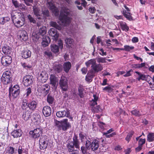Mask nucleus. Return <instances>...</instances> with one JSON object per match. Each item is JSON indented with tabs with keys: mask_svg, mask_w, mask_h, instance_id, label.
Returning a JSON list of instances; mask_svg holds the SVG:
<instances>
[{
	"mask_svg": "<svg viewBox=\"0 0 154 154\" xmlns=\"http://www.w3.org/2000/svg\"><path fill=\"white\" fill-rule=\"evenodd\" d=\"M12 20L15 26L19 28L24 25L25 22V18L22 16L16 17L15 15L12 16Z\"/></svg>",
	"mask_w": 154,
	"mask_h": 154,
	"instance_id": "obj_1",
	"label": "nucleus"
},
{
	"mask_svg": "<svg viewBox=\"0 0 154 154\" xmlns=\"http://www.w3.org/2000/svg\"><path fill=\"white\" fill-rule=\"evenodd\" d=\"M59 84L60 88L63 91H66L68 89V80L65 76H62L61 77Z\"/></svg>",
	"mask_w": 154,
	"mask_h": 154,
	"instance_id": "obj_2",
	"label": "nucleus"
},
{
	"mask_svg": "<svg viewBox=\"0 0 154 154\" xmlns=\"http://www.w3.org/2000/svg\"><path fill=\"white\" fill-rule=\"evenodd\" d=\"M34 79L31 75H27L24 76L23 79V83L25 86H28L33 83Z\"/></svg>",
	"mask_w": 154,
	"mask_h": 154,
	"instance_id": "obj_3",
	"label": "nucleus"
},
{
	"mask_svg": "<svg viewBox=\"0 0 154 154\" xmlns=\"http://www.w3.org/2000/svg\"><path fill=\"white\" fill-rule=\"evenodd\" d=\"M59 18L62 24L64 26H66L70 23L71 20L70 17L65 14H61Z\"/></svg>",
	"mask_w": 154,
	"mask_h": 154,
	"instance_id": "obj_4",
	"label": "nucleus"
},
{
	"mask_svg": "<svg viewBox=\"0 0 154 154\" xmlns=\"http://www.w3.org/2000/svg\"><path fill=\"white\" fill-rule=\"evenodd\" d=\"M56 115L58 118H62L66 116L67 117H70V118L71 119H72V117H70V112L69 110L67 109L57 112Z\"/></svg>",
	"mask_w": 154,
	"mask_h": 154,
	"instance_id": "obj_5",
	"label": "nucleus"
},
{
	"mask_svg": "<svg viewBox=\"0 0 154 154\" xmlns=\"http://www.w3.org/2000/svg\"><path fill=\"white\" fill-rule=\"evenodd\" d=\"M42 131L40 128H36L29 132V134L34 138H36L42 135Z\"/></svg>",
	"mask_w": 154,
	"mask_h": 154,
	"instance_id": "obj_6",
	"label": "nucleus"
},
{
	"mask_svg": "<svg viewBox=\"0 0 154 154\" xmlns=\"http://www.w3.org/2000/svg\"><path fill=\"white\" fill-rule=\"evenodd\" d=\"M47 6L50 8L55 16L58 14V10L57 8L54 5L52 0H47Z\"/></svg>",
	"mask_w": 154,
	"mask_h": 154,
	"instance_id": "obj_7",
	"label": "nucleus"
},
{
	"mask_svg": "<svg viewBox=\"0 0 154 154\" xmlns=\"http://www.w3.org/2000/svg\"><path fill=\"white\" fill-rule=\"evenodd\" d=\"M2 83L5 85H7L10 82V71H6L3 73L2 77Z\"/></svg>",
	"mask_w": 154,
	"mask_h": 154,
	"instance_id": "obj_8",
	"label": "nucleus"
},
{
	"mask_svg": "<svg viewBox=\"0 0 154 154\" xmlns=\"http://www.w3.org/2000/svg\"><path fill=\"white\" fill-rule=\"evenodd\" d=\"M50 83L55 89H56L58 83V78L54 75H51L50 77Z\"/></svg>",
	"mask_w": 154,
	"mask_h": 154,
	"instance_id": "obj_9",
	"label": "nucleus"
},
{
	"mask_svg": "<svg viewBox=\"0 0 154 154\" xmlns=\"http://www.w3.org/2000/svg\"><path fill=\"white\" fill-rule=\"evenodd\" d=\"M48 75L45 71H42L38 77V79L42 83H45L48 79Z\"/></svg>",
	"mask_w": 154,
	"mask_h": 154,
	"instance_id": "obj_10",
	"label": "nucleus"
},
{
	"mask_svg": "<svg viewBox=\"0 0 154 154\" xmlns=\"http://www.w3.org/2000/svg\"><path fill=\"white\" fill-rule=\"evenodd\" d=\"M49 33L53 39L57 41L59 37V34L57 33V30L54 29H51L49 31Z\"/></svg>",
	"mask_w": 154,
	"mask_h": 154,
	"instance_id": "obj_11",
	"label": "nucleus"
},
{
	"mask_svg": "<svg viewBox=\"0 0 154 154\" xmlns=\"http://www.w3.org/2000/svg\"><path fill=\"white\" fill-rule=\"evenodd\" d=\"M42 113L45 116H49L51 114V108L48 106L44 107L42 109Z\"/></svg>",
	"mask_w": 154,
	"mask_h": 154,
	"instance_id": "obj_12",
	"label": "nucleus"
},
{
	"mask_svg": "<svg viewBox=\"0 0 154 154\" xmlns=\"http://www.w3.org/2000/svg\"><path fill=\"white\" fill-rule=\"evenodd\" d=\"M135 73H137L138 75V77L137 78V79L138 81H140L141 80L143 81L146 80L147 79L151 78L150 76L149 75H145L138 71L135 72Z\"/></svg>",
	"mask_w": 154,
	"mask_h": 154,
	"instance_id": "obj_13",
	"label": "nucleus"
},
{
	"mask_svg": "<svg viewBox=\"0 0 154 154\" xmlns=\"http://www.w3.org/2000/svg\"><path fill=\"white\" fill-rule=\"evenodd\" d=\"M61 127L63 130H66L70 126L67 119H64L61 121Z\"/></svg>",
	"mask_w": 154,
	"mask_h": 154,
	"instance_id": "obj_14",
	"label": "nucleus"
},
{
	"mask_svg": "<svg viewBox=\"0 0 154 154\" xmlns=\"http://www.w3.org/2000/svg\"><path fill=\"white\" fill-rule=\"evenodd\" d=\"M19 35L20 40L23 41H26L28 38L27 33L26 31L24 30L21 31Z\"/></svg>",
	"mask_w": 154,
	"mask_h": 154,
	"instance_id": "obj_15",
	"label": "nucleus"
},
{
	"mask_svg": "<svg viewBox=\"0 0 154 154\" xmlns=\"http://www.w3.org/2000/svg\"><path fill=\"white\" fill-rule=\"evenodd\" d=\"M50 89V86L48 85H44L41 88L42 93L45 96L49 93Z\"/></svg>",
	"mask_w": 154,
	"mask_h": 154,
	"instance_id": "obj_16",
	"label": "nucleus"
},
{
	"mask_svg": "<svg viewBox=\"0 0 154 154\" xmlns=\"http://www.w3.org/2000/svg\"><path fill=\"white\" fill-rule=\"evenodd\" d=\"M94 72H98L101 71L103 69V66L100 64H97L96 63L91 69Z\"/></svg>",
	"mask_w": 154,
	"mask_h": 154,
	"instance_id": "obj_17",
	"label": "nucleus"
},
{
	"mask_svg": "<svg viewBox=\"0 0 154 154\" xmlns=\"http://www.w3.org/2000/svg\"><path fill=\"white\" fill-rule=\"evenodd\" d=\"M53 69L56 72L60 73L62 70V66L57 63H54L53 65Z\"/></svg>",
	"mask_w": 154,
	"mask_h": 154,
	"instance_id": "obj_18",
	"label": "nucleus"
},
{
	"mask_svg": "<svg viewBox=\"0 0 154 154\" xmlns=\"http://www.w3.org/2000/svg\"><path fill=\"white\" fill-rule=\"evenodd\" d=\"M32 112L31 111L27 110L24 111L22 115L23 119L25 121H27L30 117L31 114Z\"/></svg>",
	"mask_w": 154,
	"mask_h": 154,
	"instance_id": "obj_19",
	"label": "nucleus"
},
{
	"mask_svg": "<svg viewBox=\"0 0 154 154\" xmlns=\"http://www.w3.org/2000/svg\"><path fill=\"white\" fill-rule=\"evenodd\" d=\"M22 131L20 129L15 130L11 133V135L14 137H17L21 136Z\"/></svg>",
	"mask_w": 154,
	"mask_h": 154,
	"instance_id": "obj_20",
	"label": "nucleus"
},
{
	"mask_svg": "<svg viewBox=\"0 0 154 154\" xmlns=\"http://www.w3.org/2000/svg\"><path fill=\"white\" fill-rule=\"evenodd\" d=\"M96 60L95 59H91L86 62L85 64L87 67H89L91 65V67L92 68L95 64L96 63Z\"/></svg>",
	"mask_w": 154,
	"mask_h": 154,
	"instance_id": "obj_21",
	"label": "nucleus"
},
{
	"mask_svg": "<svg viewBox=\"0 0 154 154\" xmlns=\"http://www.w3.org/2000/svg\"><path fill=\"white\" fill-rule=\"evenodd\" d=\"M22 57L25 59L30 57L31 56V51L28 50H24L22 53Z\"/></svg>",
	"mask_w": 154,
	"mask_h": 154,
	"instance_id": "obj_22",
	"label": "nucleus"
},
{
	"mask_svg": "<svg viewBox=\"0 0 154 154\" xmlns=\"http://www.w3.org/2000/svg\"><path fill=\"white\" fill-rule=\"evenodd\" d=\"M50 42V39L48 36H45L42 39V44L44 47L48 46Z\"/></svg>",
	"mask_w": 154,
	"mask_h": 154,
	"instance_id": "obj_23",
	"label": "nucleus"
},
{
	"mask_svg": "<svg viewBox=\"0 0 154 154\" xmlns=\"http://www.w3.org/2000/svg\"><path fill=\"white\" fill-rule=\"evenodd\" d=\"M33 11L34 14L36 16H40L42 14V11L41 10L36 7H33Z\"/></svg>",
	"mask_w": 154,
	"mask_h": 154,
	"instance_id": "obj_24",
	"label": "nucleus"
},
{
	"mask_svg": "<svg viewBox=\"0 0 154 154\" xmlns=\"http://www.w3.org/2000/svg\"><path fill=\"white\" fill-rule=\"evenodd\" d=\"M71 63L69 62H67L65 63L63 65V68L64 71L66 72H68L71 67Z\"/></svg>",
	"mask_w": 154,
	"mask_h": 154,
	"instance_id": "obj_25",
	"label": "nucleus"
},
{
	"mask_svg": "<svg viewBox=\"0 0 154 154\" xmlns=\"http://www.w3.org/2000/svg\"><path fill=\"white\" fill-rule=\"evenodd\" d=\"M120 26L122 29L123 31H128L129 29V28L127 26L126 23L123 22H121L120 23Z\"/></svg>",
	"mask_w": 154,
	"mask_h": 154,
	"instance_id": "obj_26",
	"label": "nucleus"
},
{
	"mask_svg": "<svg viewBox=\"0 0 154 154\" xmlns=\"http://www.w3.org/2000/svg\"><path fill=\"white\" fill-rule=\"evenodd\" d=\"M124 16L128 20L131 21L133 20V18L131 16V14L129 12H127L126 11H123V13Z\"/></svg>",
	"mask_w": 154,
	"mask_h": 154,
	"instance_id": "obj_27",
	"label": "nucleus"
},
{
	"mask_svg": "<svg viewBox=\"0 0 154 154\" xmlns=\"http://www.w3.org/2000/svg\"><path fill=\"white\" fill-rule=\"evenodd\" d=\"M39 144H48V142L45 137H42L39 140Z\"/></svg>",
	"mask_w": 154,
	"mask_h": 154,
	"instance_id": "obj_28",
	"label": "nucleus"
},
{
	"mask_svg": "<svg viewBox=\"0 0 154 154\" xmlns=\"http://www.w3.org/2000/svg\"><path fill=\"white\" fill-rule=\"evenodd\" d=\"M11 87H12V86H11ZM11 91V93L16 92H20L19 85H16L12 88L10 87V92Z\"/></svg>",
	"mask_w": 154,
	"mask_h": 154,
	"instance_id": "obj_29",
	"label": "nucleus"
},
{
	"mask_svg": "<svg viewBox=\"0 0 154 154\" xmlns=\"http://www.w3.org/2000/svg\"><path fill=\"white\" fill-rule=\"evenodd\" d=\"M37 103L34 101L31 102L28 105V107L30 109L35 110L36 107Z\"/></svg>",
	"mask_w": 154,
	"mask_h": 154,
	"instance_id": "obj_30",
	"label": "nucleus"
},
{
	"mask_svg": "<svg viewBox=\"0 0 154 154\" xmlns=\"http://www.w3.org/2000/svg\"><path fill=\"white\" fill-rule=\"evenodd\" d=\"M9 58H7L3 57L2 60V63L3 65L5 66H7L9 65Z\"/></svg>",
	"mask_w": 154,
	"mask_h": 154,
	"instance_id": "obj_31",
	"label": "nucleus"
},
{
	"mask_svg": "<svg viewBox=\"0 0 154 154\" xmlns=\"http://www.w3.org/2000/svg\"><path fill=\"white\" fill-rule=\"evenodd\" d=\"M51 49L54 53H56L59 51V48L58 46L56 45H53L51 46Z\"/></svg>",
	"mask_w": 154,
	"mask_h": 154,
	"instance_id": "obj_32",
	"label": "nucleus"
},
{
	"mask_svg": "<svg viewBox=\"0 0 154 154\" xmlns=\"http://www.w3.org/2000/svg\"><path fill=\"white\" fill-rule=\"evenodd\" d=\"M147 140L149 142L154 141V133H149L147 136Z\"/></svg>",
	"mask_w": 154,
	"mask_h": 154,
	"instance_id": "obj_33",
	"label": "nucleus"
},
{
	"mask_svg": "<svg viewBox=\"0 0 154 154\" xmlns=\"http://www.w3.org/2000/svg\"><path fill=\"white\" fill-rule=\"evenodd\" d=\"M46 33V28L45 26H42L40 29L38 33L40 35H44Z\"/></svg>",
	"mask_w": 154,
	"mask_h": 154,
	"instance_id": "obj_34",
	"label": "nucleus"
},
{
	"mask_svg": "<svg viewBox=\"0 0 154 154\" xmlns=\"http://www.w3.org/2000/svg\"><path fill=\"white\" fill-rule=\"evenodd\" d=\"M84 90L82 86H80L78 88L79 94L81 98H83L84 96Z\"/></svg>",
	"mask_w": 154,
	"mask_h": 154,
	"instance_id": "obj_35",
	"label": "nucleus"
},
{
	"mask_svg": "<svg viewBox=\"0 0 154 154\" xmlns=\"http://www.w3.org/2000/svg\"><path fill=\"white\" fill-rule=\"evenodd\" d=\"M50 24L51 26L53 27L58 30H60L61 29V27L55 22L51 21L50 22Z\"/></svg>",
	"mask_w": 154,
	"mask_h": 154,
	"instance_id": "obj_36",
	"label": "nucleus"
},
{
	"mask_svg": "<svg viewBox=\"0 0 154 154\" xmlns=\"http://www.w3.org/2000/svg\"><path fill=\"white\" fill-rule=\"evenodd\" d=\"M26 93L23 95V98L26 100L29 97V95L31 93V89L30 88H28L26 90Z\"/></svg>",
	"mask_w": 154,
	"mask_h": 154,
	"instance_id": "obj_37",
	"label": "nucleus"
},
{
	"mask_svg": "<svg viewBox=\"0 0 154 154\" xmlns=\"http://www.w3.org/2000/svg\"><path fill=\"white\" fill-rule=\"evenodd\" d=\"M89 146L88 145H84L81 147V150L83 153L86 154L87 153V151L89 149Z\"/></svg>",
	"mask_w": 154,
	"mask_h": 154,
	"instance_id": "obj_38",
	"label": "nucleus"
},
{
	"mask_svg": "<svg viewBox=\"0 0 154 154\" xmlns=\"http://www.w3.org/2000/svg\"><path fill=\"white\" fill-rule=\"evenodd\" d=\"M113 86L109 85L103 88V90L105 91L108 92H111L113 90Z\"/></svg>",
	"mask_w": 154,
	"mask_h": 154,
	"instance_id": "obj_39",
	"label": "nucleus"
},
{
	"mask_svg": "<svg viewBox=\"0 0 154 154\" xmlns=\"http://www.w3.org/2000/svg\"><path fill=\"white\" fill-rule=\"evenodd\" d=\"M54 98L51 96L48 95L47 97V101L49 104H52L54 102Z\"/></svg>",
	"mask_w": 154,
	"mask_h": 154,
	"instance_id": "obj_40",
	"label": "nucleus"
},
{
	"mask_svg": "<svg viewBox=\"0 0 154 154\" xmlns=\"http://www.w3.org/2000/svg\"><path fill=\"white\" fill-rule=\"evenodd\" d=\"M134 132L133 131H131L130 132L127 136L125 139L128 142L130 140Z\"/></svg>",
	"mask_w": 154,
	"mask_h": 154,
	"instance_id": "obj_41",
	"label": "nucleus"
},
{
	"mask_svg": "<svg viewBox=\"0 0 154 154\" xmlns=\"http://www.w3.org/2000/svg\"><path fill=\"white\" fill-rule=\"evenodd\" d=\"M96 59L98 63H106V59L105 57H99L97 58Z\"/></svg>",
	"mask_w": 154,
	"mask_h": 154,
	"instance_id": "obj_42",
	"label": "nucleus"
},
{
	"mask_svg": "<svg viewBox=\"0 0 154 154\" xmlns=\"http://www.w3.org/2000/svg\"><path fill=\"white\" fill-rule=\"evenodd\" d=\"M101 109L99 105L96 106V107H92L91 110L92 112H98L100 111Z\"/></svg>",
	"mask_w": 154,
	"mask_h": 154,
	"instance_id": "obj_43",
	"label": "nucleus"
},
{
	"mask_svg": "<svg viewBox=\"0 0 154 154\" xmlns=\"http://www.w3.org/2000/svg\"><path fill=\"white\" fill-rule=\"evenodd\" d=\"M132 114L137 116H141V114L140 112L136 109H134L131 112Z\"/></svg>",
	"mask_w": 154,
	"mask_h": 154,
	"instance_id": "obj_44",
	"label": "nucleus"
},
{
	"mask_svg": "<svg viewBox=\"0 0 154 154\" xmlns=\"http://www.w3.org/2000/svg\"><path fill=\"white\" fill-rule=\"evenodd\" d=\"M28 18L29 20V22L31 23H36V20H35L33 18L32 16L30 15H29L28 16Z\"/></svg>",
	"mask_w": 154,
	"mask_h": 154,
	"instance_id": "obj_45",
	"label": "nucleus"
},
{
	"mask_svg": "<svg viewBox=\"0 0 154 154\" xmlns=\"http://www.w3.org/2000/svg\"><path fill=\"white\" fill-rule=\"evenodd\" d=\"M68 147L69 152H72L74 151H77L75 149V146L74 145H68Z\"/></svg>",
	"mask_w": 154,
	"mask_h": 154,
	"instance_id": "obj_46",
	"label": "nucleus"
},
{
	"mask_svg": "<svg viewBox=\"0 0 154 154\" xmlns=\"http://www.w3.org/2000/svg\"><path fill=\"white\" fill-rule=\"evenodd\" d=\"M25 100H26L25 99ZM28 102L27 101H26V100H25V101H23V104L22 105V109H26V108H28Z\"/></svg>",
	"mask_w": 154,
	"mask_h": 154,
	"instance_id": "obj_47",
	"label": "nucleus"
},
{
	"mask_svg": "<svg viewBox=\"0 0 154 154\" xmlns=\"http://www.w3.org/2000/svg\"><path fill=\"white\" fill-rule=\"evenodd\" d=\"M86 134H84L82 132H81L79 134V137L81 138L82 141L83 142V141H84V138H86Z\"/></svg>",
	"mask_w": 154,
	"mask_h": 154,
	"instance_id": "obj_48",
	"label": "nucleus"
},
{
	"mask_svg": "<svg viewBox=\"0 0 154 154\" xmlns=\"http://www.w3.org/2000/svg\"><path fill=\"white\" fill-rule=\"evenodd\" d=\"M134 47L133 46H130L128 45H125L124 46V48L123 50L127 51H129L133 49Z\"/></svg>",
	"mask_w": 154,
	"mask_h": 154,
	"instance_id": "obj_49",
	"label": "nucleus"
},
{
	"mask_svg": "<svg viewBox=\"0 0 154 154\" xmlns=\"http://www.w3.org/2000/svg\"><path fill=\"white\" fill-rule=\"evenodd\" d=\"M22 66L26 69H30L32 67V65L31 64H28L27 63H24L22 64Z\"/></svg>",
	"mask_w": 154,
	"mask_h": 154,
	"instance_id": "obj_50",
	"label": "nucleus"
},
{
	"mask_svg": "<svg viewBox=\"0 0 154 154\" xmlns=\"http://www.w3.org/2000/svg\"><path fill=\"white\" fill-rule=\"evenodd\" d=\"M65 42L67 45L71 44L73 42V40L71 38H67L65 40Z\"/></svg>",
	"mask_w": 154,
	"mask_h": 154,
	"instance_id": "obj_51",
	"label": "nucleus"
},
{
	"mask_svg": "<svg viewBox=\"0 0 154 154\" xmlns=\"http://www.w3.org/2000/svg\"><path fill=\"white\" fill-rule=\"evenodd\" d=\"M62 10L63 11V12L65 13L67 15H68L69 14L70 10L67 8L63 7L62 8Z\"/></svg>",
	"mask_w": 154,
	"mask_h": 154,
	"instance_id": "obj_52",
	"label": "nucleus"
},
{
	"mask_svg": "<svg viewBox=\"0 0 154 154\" xmlns=\"http://www.w3.org/2000/svg\"><path fill=\"white\" fill-rule=\"evenodd\" d=\"M73 144H78L79 142L76 136H74L73 138Z\"/></svg>",
	"mask_w": 154,
	"mask_h": 154,
	"instance_id": "obj_53",
	"label": "nucleus"
},
{
	"mask_svg": "<svg viewBox=\"0 0 154 154\" xmlns=\"http://www.w3.org/2000/svg\"><path fill=\"white\" fill-rule=\"evenodd\" d=\"M94 73L95 72L93 71H90L88 72L87 75L92 78L94 76Z\"/></svg>",
	"mask_w": 154,
	"mask_h": 154,
	"instance_id": "obj_54",
	"label": "nucleus"
},
{
	"mask_svg": "<svg viewBox=\"0 0 154 154\" xmlns=\"http://www.w3.org/2000/svg\"><path fill=\"white\" fill-rule=\"evenodd\" d=\"M24 1L25 4L27 6H30V3H32L33 2V0H24Z\"/></svg>",
	"mask_w": 154,
	"mask_h": 154,
	"instance_id": "obj_55",
	"label": "nucleus"
},
{
	"mask_svg": "<svg viewBox=\"0 0 154 154\" xmlns=\"http://www.w3.org/2000/svg\"><path fill=\"white\" fill-rule=\"evenodd\" d=\"M139 144H144L146 142L145 139L140 138L138 140Z\"/></svg>",
	"mask_w": 154,
	"mask_h": 154,
	"instance_id": "obj_56",
	"label": "nucleus"
},
{
	"mask_svg": "<svg viewBox=\"0 0 154 154\" xmlns=\"http://www.w3.org/2000/svg\"><path fill=\"white\" fill-rule=\"evenodd\" d=\"M42 13L43 14L44 16H48L49 11L47 9H45L44 11L42 10Z\"/></svg>",
	"mask_w": 154,
	"mask_h": 154,
	"instance_id": "obj_57",
	"label": "nucleus"
},
{
	"mask_svg": "<svg viewBox=\"0 0 154 154\" xmlns=\"http://www.w3.org/2000/svg\"><path fill=\"white\" fill-rule=\"evenodd\" d=\"M97 103L96 101H94L92 100L91 101V109L92 107H94L95 105H97Z\"/></svg>",
	"mask_w": 154,
	"mask_h": 154,
	"instance_id": "obj_58",
	"label": "nucleus"
},
{
	"mask_svg": "<svg viewBox=\"0 0 154 154\" xmlns=\"http://www.w3.org/2000/svg\"><path fill=\"white\" fill-rule=\"evenodd\" d=\"M89 10L90 12L92 14L94 13L96 11V9L94 7L89 8Z\"/></svg>",
	"mask_w": 154,
	"mask_h": 154,
	"instance_id": "obj_59",
	"label": "nucleus"
},
{
	"mask_svg": "<svg viewBox=\"0 0 154 154\" xmlns=\"http://www.w3.org/2000/svg\"><path fill=\"white\" fill-rule=\"evenodd\" d=\"M41 150H44L47 147V145H38Z\"/></svg>",
	"mask_w": 154,
	"mask_h": 154,
	"instance_id": "obj_60",
	"label": "nucleus"
},
{
	"mask_svg": "<svg viewBox=\"0 0 154 154\" xmlns=\"http://www.w3.org/2000/svg\"><path fill=\"white\" fill-rule=\"evenodd\" d=\"M20 92H12V95L14 98H17Z\"/></svg>",
	"mask_w": 154,
	"mask_h": 154,
	"instance_id": "obj_61",
	"label": "nucleus"
},
{
	"mask_svg": "<svg viewBox=\"0 0 154 154\" xmlns=\"http://www.w3.org/2000/svg\"><path fill=\"white\" fill-rule=\"evenodd\" d=\"M12 2L15 7H18L19 6V4L16 0H12Z\"/></svg>",
	"mask_w": 154,
	"mask_h": 154,
	"instance_id": "obj_62",
	"label": "nucleus"
},
{
	"mask_svg": "<svg viewBox=\"0 0 154 154\" xmlns=\"http://www.w3.org/2000/svg\"><path fill=\"white\" fill-rule=\"evenodd\" d=\"M99 145H92L91 146L92 149L93 151L96 150L99 147Z\"/></svg>",
	"mask_w": 154,
	"mask_h": 154,
	"instance_id": "obj_63",
	"label": "nucleus"
},
{
	"mask_svg": "<svg viewBox=\"0 0 154 154\" xmlns=\"http://www.w3.org/2000/svg\"><path fill=\"white\" fill-rule=\"evenodd\" d=\"M132 69H130V70L128 71L126 74H125L124 75V77H128L129 76L131 75V72H132Z\"/></svg>",
	"mask_w": 154,
	"mask_h": 154,
	"instance_id": "obj_64",
	"label": "nucleus"
}]
</instances>
